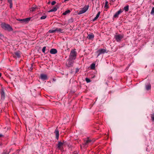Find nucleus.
Here are the masks:
<instances>
[{"instance_id":"nucleus-1","label":"nucleus","mask_w":154,"mask_h":154,"mask_svg":"<svg viewBox=\"0 0 154 154\" xmlns=\"http://www.w3.org/2000/svg\"><path fill=\"white\" fill-rule=\"evenodd\" d=\"M77 55V53L75 50H72L71 51L69 59V60H74L75 59Z\"/></svg>"},{"instance_id":"nucleus-2","label":"nucleus","mask_w":154,"mask_h":154,"mask_svg":"<svg viewBox=\"0 0 154 154\" xmlns=\"http://www.w3.org/2000/svg\"><path fill=\"white\" fill-rule=\"evenodd\" d=\"M1 26L4 29L8 30L9 31L12 30V29L11 26L9 25L5 24V23H2L1 24Z\"/></svg>"},{"instance_id":"nucleus-3","label":"nucleus","mask_w":154,"mask_h":154,"mask_svg":"<svg viewBox=\"0 0 154 154\" xmlns=\"http://www.w3.org/2000/svg\"><path fill=\"white\" fill-rule=\"evenodd\" d=\"M124 36L122 35L117 34L115 35L114 38L117 42L121 41L122 39L123 38Z\"/></svg>"},{"instance_id":"nucleus-4","label":"nucleus","mask_w":154,"mask_h":154,"mask_svg":"<svg viewBox=\"0 0 154 154\" xmlns=\"http://www.w3.org/2000/svg\"><path fill=\"white\" fill-rule=\"evenodd\" d=\"M106 52V50L104 49H101L98 50L96 52L98 54L97 57L101 54H104Z\"/></svg>"},{"instance_id":"nucleus-5","label":"nucleus","mask_w":154,"mask_h":154,"mask_svg":"<svg viewBox=\"0 0 154 154\" xmlns=\"http://www.w3.org/2000/svg\"><path fill=\"white\" fill-rule=\"evenodd\" d=\"M73 60H69V59L67 63V66L69 67L72 66L74 62Z\"/></svg>"},{"instance_id":"nucleus-6","label":"nucleus","mask_w":154,"mask_h":154,"mask_svg":"<svg viewBox=\"0 0 154 154\" xmlns=\"http://www.w3.org/2000/svg\"><path fill=\"white\" fill-rule=\"evenodd\" d=\"M4 91L5 89L2 88L1 89L0 92L1 94V99L2 100H4L5 97V94Z\"/></svg>"},{"instance_id":"nucleus-7","label":"nucleus","mask_w":154,"mask_h":154,"mask_svg":"<svg viewBox=\"0 0 154 154\" xmlns=\"http://www.w3.org/2000/svg\"><path fill=\"white\" fill-rule=\"evenodd\" d=\"M88 9V7H86L83 8L79 12V14H81L86 12Z\"/></svg>"},{"instance_id":"nucleus-8","label":"nucleus","mask_w":154,"mask_h":154,"mask_svg":"<svg viewBox=\"0 0 154 154\" xmlns=\"http://www.w3.org/2000/svg\"><path fill=\"white\" fill-rule=\"evenodd\" d=\"M123 10L121 9H120L119 10L116 12L114 16V17L116 18L118 17L119 15L122 12H123Z\"/></svg>"},{"instance_id":"nucleus-9","label":"nucleus","mask_w":154,"mask_h":154,"mask_svg":"<svg viewBox=\"0 0 154 154\" xmlns=\"http://www.w3.org/2000/svg\"><path fill=\"white\" fill-rule=\"evenodd\" d=\"M41 79L43 80H46L48 79L47 75L44 74H41L40 75Z\"/></svg>"},{"instance_id":"nucleus-10","label":"nucleus","mask_w":154,"mask_h":154,"mask_svg":"<svg viewBox=\"0 0 154 154\" xmlns=\"http://www.w3.org/2000/svg\"><path fill=\"white\" fill-rule=\"evenodd\" d=\"M93 142L94 141H92L90 139H87L85 141V142L84 144L85 146H86L88 144H92Z\"/></svg>"},{"instance_id":"nucleus-11","label":"nucleus","mask_w":154,"mask_h":154,"mask_svg":"<svg viewBox=\"0 0 154 154\" xmlns=\"http://www.w3.org/2000/svg\"><path fill=\"white\" fill-rule=\"evenodd\" d=\"M57 50L54 48L51 49L50 51V53L51 54H55L57 53Z\"/></svg>"},{"instance_id":"nucleus-12","label":"nucleus","mask_w":154,"mask_h":154,"mask_svg":"<svg viewBox=\"0 0 154 154\" xmlns=\"http://www.w3.org/2000/svg\"><path fill=\"white\" fill-rule=\"evenodd\" d=\"M54 132L56 135L57 139H58L59 136V132L57 128L55 129Z\"/></svg>"},{"instance_id":"nucleus-13","label":"nucleus","mask_w":154,"mask_h":154,"mask_svg":"<svg viewBox=\"0 0 154 154\" xmlns=\"http://www.w3.org/2000/svg\"><path fill=\"white\" fill-rule=\"evenodd\" d=\"M94 37V35L93 33H91L88 35V36L87 38L89 39H93Z\"/></svg>"},{"instance_id":"nucleus-14","label":"nucleus","mask_w":154,"mask_h":154,"mask_svg":"<svg viewBox=\"0 0 154 154\" xmlns=\"http://www.w3.org/2000/svg\"><path fill=\"white\" fill-rule=\"evenodd\" d=\"M57 8L56 7H54L52 9L48 11V12H55L57 10Z\"/></svg>"},{"instance_id":"nucleus-15","label":"nucleus","mask_w":154,"mask_h":154,"mask_svg":"<svg viewBox=\"0 0 154 154\" xmlns=\"http://www.w3.org/2000/svg\"><path fill=\"white\" fill-rule=\"evenodd\" d=\"M63 143L61 142H59L58 143L57 145L58 148L59 149H60L61 148V147L63 146Z\"/></svg>"},{"instance_id":"nucleus-16","label":"nucleus","mask_w":154,"mask_h":154,"mask_svg":"<svg viewBox=\"0 0 154 154\" xmlns=\"http://www.w3.org/2000/svg\"><path fill=\"white\" fill-rule=\"evenodd\" d=\"M100 14V12L99 11L97 14L96 17L93 19V21H94L96 20L99 17Z\"/></svg>"},{"instance_id":"nucleus-17","label":"nucleus","mask_w":154,"mask_h":154,"mask_svg":"<svg viewBox=\"0 0 154 154\" xmlns=\"http://www.w3.org/2000/svg\"><path fill=\"white\" fill-rule=\"evenodd\" d=\"M151 85L149 84L146 85V89L147 90L150 89H151Z\"/></svg>"},{"instance_id":"nucleus-18","label":"nucleus","mask_w":154,"mask_h":154,"mask_svg":"<svg viewBox=\"0 0 154 154\" xmlns=\"http://www.w3.org/2000/svg\"><path fill=\"white\" fill-rule=\"evenodd\" d=\"M56 32H62L63 29L59 28H56L55 29Z\"/></svg>"},{"instance_id":"nucleus-19","label":"nucleus","mask_w":154,"mask_h":154,"mask_svg":"<svg viewBox=\"0 0 154 154\" xmlns=\"http://www.w3.org/2000/svg\"><path fill=\"white\" fill-rule=\"evenodd\" d=\"M30 18L29 17L25 19H23V22H27L30 20Z\"/></svg>"},{"instance_id":"nucleus-20","label":"nucleus","mask_w":154,"mask_h":154,"mask_svg":"<svg viewBox=\"0 0 154 154\" xmlns=\"http://www.w3.org/2000/svg\"><path fill=\"white\" fill-rule=\"evenodd\" d=\"M70 12V11L69 10H68L64 12L63 13V15H65L69 13Z\"/></svg>"},{"instance_id":"nucleus-21","label":"nucleus","mask_w":154,"mask_h":154,"mask_svg":"<svg viewBox=\"0 0 154 154\" xmlns=\"http://www.w3.org/2000/svg\"><path fill=\"white\" fill-rule=\"evenodd\" d=\"M129 10V6L128 5H127L126 6H125L124 8V10L125 11H128Z\"/></svg>"},{"instance_id":"nucleus-22","label":"nucleus","mask_w":154,"mask_h":154,"mask_svg":"<svg viewBox=\"0 0 154 154\" xmlns=\"http://www.w3.org/2000/svg\"><path fill=\"white\" fill-rule=\"evenodd\" d=\"M49 32L51 33H53L56 32L55 29H51L49 31Z\"/></svg>"},{"instance_id":"nucleus-23","label":"nucleus","mask_w":154,"mask_h":154,"mask_svg":"<svg viewBox=\"0 0 154 154\" xmlns=\"http://www.w3.org/2000/svg\"><path fill=\"white\" fill-rule=\"evenodd\" d=\"M95 67V64L94 63H92L91 65V68L92 69H94Z\"/></svg>"},{"instance_id":"nucleus-24","label":"nucleus","mask_w":154,"mask_h":154,"mask_svg":"<svg viewBox=\"0 0 154 154\" xmlns=\"http://www.w3.org/2000/svg\"><path fill=\"white\" fill-rule=\"evenodd\" d=\"M47 17V16L46 15H44L43 16H42L41 18L40 19L41 20H43L45 19Z\"/></svg>"},{"instance_id":"nucleus-25","label":"nucleus","mask_w":154,"mask_h":154,"mask_svg":"<svg viewBox=\"0 0 154 154\" xmlns=\"http://www.w3.org/2000/svg\"><path fill=\"white\" fill-rule=\"evenodd\" d=\"M15 54L17 57L19 58L20 57V54L18 52H17L15 53Z\"/></svg>"},{"instance_id":"nucleus-26","label":"nucleus","mask_w":154,"mask_h":154,"mask_svg":"<svg viewBox=\"0 0 154 154\" xmlns=\"http://www.w3.org/2000/svg\"><path fill=\"white\" fill-rule=\"evenodd\" d=\"M151 14H154V7L152 9V11L151 12Z\"/></svg>"},{"instance_id":"nucleus-27","label":"nucleus","mask_w":154,"mask_h":154,"mask_svg":"<svg viewBox=\"0 0 154 154\" xmlns=\"http://www.w3.org/2000/svg\"><path fill=\"white\" fill-rule=\"evenodd\" d=\"M85 80L87 83H89L91 82L90 80L88 78H86Z\"/></svg>"},{"instance_id":"nucleus-28","label":"nucleus","mask_w":154,"mask_h":154,"mask_svg":"<svg viewBox=\"0 0 154 154\" xmlns=\"http://www.w3.org/2000/svg\"><path fill=\"white\" fill-rule=\"evenodd\" d=\"M35 8H36L33 7L30 9V11H35Z\"/></svg>"},{"instance_id":"nucleus-29","label":"nucleus","mask_w":154,"mask_h":154,"mask_svg":"<svg viewBox=\"0 0 154 154\" xmlns=\"http://www.w3.org/2000/svg\"><path fill=\"white\" fill-rule=\"evenodd\" d=\"M46 49V47H44L42 49V51L43 53H45V51Z\"/></svg>"},{"instance_id":"nucleus-30","label":"nucleus","mask_w":154,"mask_h":154,"mask_svg":"<svg viewBox=\"0 0 154 154\" xmlns=\"http://www.w3.org/2000/svg\"><path fill=\"white\" fill-rule=\"evenodd\" d=\"M151 117L152 120L154 121V114L152 115Z\"/></svg>"},{"instance_id":"nucleus-31","label":"nucleus","mask_w":154,"mask_h":154,"mask_svg":"<svg viewBox=\"0 0 154 154\" xmlns=\"http://www.w3.org/2000/svg\"><path fill=\"white\" fill-rule=\"evenodd\" d=\"M56 3V2L55 1H53V2H52L51 4L52 5H54Z\"/></svg>"},{"instance_id":"nucleus-32","label":"nucleus","mask_w":154,"mask_h":154,"mask_svg":"<svg viewBox=\"0 0 154 154\" xmlns=\"http://www.w3.org/2000/svg\"><path fill=\"white\" fill-rule=\"evenodd\" d=\"M17 20L19 21H22V22H23V19H17Z\"/></svg>"},{"instance_id":"nucleus-33","label":"nucleus","mask_w":154,"mask_h":154,"mask_svg":"<svg viewBox=\"0 0 154 154\" xmlns=\"http://www.w3.org/2000/svg\"><path fill=\"white\" fill-rule=\"evenodd\" d=\"M8 2L10 4L12 3V0H8Z\"/></svg>"},{"instance_id":"nucleus-34","label":"nucleus","mask_w":154,"mask_h":154,"mask_svg":"<svg viewBox=\"0 0 154 154\" xmlns=\"http://www.w3.org/2000/svg\"><path fill=\"white\" fill-rule=\"evenodd\" d=\"M12 6H13L12 3L10 4V8H11L12 7Z\"/></svg>"},{"instance_id":"nucleus-35","label":"nucleus","mask_w":154,"mask_h":154,"mask_svg":"<svg viewBox=\"0 0 154 154\" xmlns=\"http://www.w3.org/2000/svg\"><path fill=\"white\" fill-rule=\"evenodd\" d=\"M2 154H8V153L5 152H4L2 153Z\"/></svg>"},{"instance_id":"nucleus-36","label":"nucleus","mask_w":154,"mask_h":154,"mask_svg":"<svg viewBox=\"0 0 154 154\" xmlns=\"http://www.w3.org/2000/svg\"><path fill=\"white\" fill-rule=\"evenodd\" d=\"M107 4H108V2H106V4H105V7H106V5Z\"/></svg>"},{"instance_id":"nucleus-37","label":"nucleus","mask_w":154,"mask_h":154,"mask_svg":"<svg viewBox=\"0 0 154 154\" xmlns=\"http://www.w3.org/2000/svg\"><path fill=\"white\" fill-rule=\"evenodd\" d=\"M3 136V135L2 134H0V137H2Z\"/></svg>"},{"instance_id":"nucleus-38","label":"nucleus","mask_w":154,"mask_h":154,"mask_svg":"<svg viewBox=\"0 0 154 154\" xmlns=\"http://www.w3.org/2000/svg\"><path fill=\"white\" fill-rule=\"evenodd\" d=\"M73 154H78V153L76 152H75Z\"/></svg>"},{"instance_id":"nucleus-39","label":"nucleus","mask_w":154,"mask_h":154,"mask_svg":"<svg viewBox=\"0 0 154 154\" xmlns=\"http://www.w3.org/2000/svg\"><path fill=\"white\" fill-rule=\"evenodd\" d=\"M1 73H0V77H1Z\"/></svg>"},{"instance_id":"nucleus-40","label":"nucleus","mask_w":154,"mask_h":154,"mask_svg":"<svg viewBox=\"0 0 154 154\" xmlns=\"http://www.w3.org/2000/svg\"><path fill=\"white\" fill-rule=\"evenodd\" d=\"M92 1H93L94 0H92Z\"/></svg>"}]
</instances>
